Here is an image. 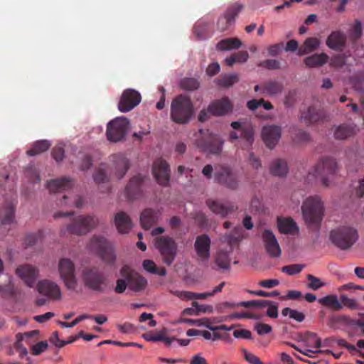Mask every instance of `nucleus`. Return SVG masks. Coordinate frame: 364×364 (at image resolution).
<instances>
[{"label": "nucleus", "mask_w": 364, "mask_h": 364, "mask_svg": "<svg viewBox=\"0 0 364 364\" xmlns=\"http://www.w3.org/2000/svg\"><path fill=\"white\" fill-rule=\"evenodd\" d=\"M194 113L189 97L181 95L174 98L171 106V119L178 124L188 123Z\"/></svg>", "instance_id": "obj_1"}, {"label": "nucleus", "mask_w": 364, "mask_h": 364, "mask_svg": "<svg viewBox=\"0 0 364 364\" xmlns=\"http://www.w3.org/2000/svg\"><path fill=\"white\" fill-rule=\"evenodd\" d=\"M357 230L348 225H343L333 229L330 232L331 242L338 248H350L358 240Z\"/></svg>", "instance_id": "obj_2"}, {"label": "nucleus", "mask_w": 364, "mask_h": 364, "mask_svg": "<svg viewBox=\"0 0 364 364\" xmlns=\"http://www.w3.org/2000/svg\"><path fill=\"white\" fill-rule=\"evenodd\" d=\"M301 212L307 223H318L324 213V205L321 197L312 196L306 198L301 205Z\"/></svg>", "instance_id": "obj_3"}, {"label": "nucleus", "mask_w": 364, "mask_h": 364, "mask_svg": "<svg viewBox=\"0 0 364 364\" xmlns=\"http://www.w3.org/2000/svg\"><path fill=\"white\" fill-rule=\"evenodd\" d=\"M98 219L93 215H79L73 218L71 224L68 225L62 232H66L77 235H85L91 231L98 224Z\"/></svg>", "instance_id": "obj_4"}, {"label": "nucleus", "mask_w": 364, "mask_h": 364, "mask_svg": "<svg viewBox=\"0 0 364 364\" xmlns=\"http://www.w3.org/2000/svg\"><path fill=\"white\" fill-rule=\"evenodd\" d=\"M58 272L60 279L68 289L74 290L77 287L75 267L71 259L62 258L58 262Z\"/></svg>", "instance_id": "obj_5"}, {"label": "nucleus", "mask_w": 364, "mask_h": 364, "mask_svg": "<svg viewBox=\"0 0 364 364\" xmlns=\"http://www.w3.org/2000/svg\"><path fill=\"white\" fill-rule=\"evenodd\" d=\"M129 130V119L125 117H119L107 124L106 135L109 141L118 142L125 137Z\"/></svg>", "instance_id": "obj_6"}, {"label": "nucleus", "mask_w": 364, "mask_h": 364, "mask_svg": "<svg viewBox=\"0 0 364 364\" xmlns=\"http://www.w3.org/2000/svg\"><path fill=\"white\" fill-rule=\"evenodd\" d=\"M154 244L162 257L163 262L168 266L171 265L178 252L175 241L169 237H160L156 239Z\"/></svg>", "instance_id": "obj_7"}, {"label": "nucleus", "mask_w": 364, "mask_h": 364, "mask_svg": "<svg viewBox=\"0 0 364 364\" xmlns=\"http://www.w3.org/2000/svg\"><path fill=\"white\" fill-rule=\"evenodd\" d=\"M88 247L98 254L107 263H112L115 259L116 256L112 247L102 236H93L88 244Z\"/></svg>", "instance_id": "obj_8"}, {"label": "nucleus", "mask_w": 364, "mask_h": 364, "mask_svg": "<svg viewBox=\"0 0 364 364\" xmlns=\"http://www.w3.org/2000/svg\"><path fill=\"white\" fill-rule=\"evenodd\" d=\"M301 341L304 343L305 349L299 350V352L306 356H311V354L321 353V340L316 333L306 332L301 336Z\"/></svg>", "instance_id": "obj_9"}, {"label": "nucleus", "mask_w": 364, "mask_h": 364, "mask_svg": "<svg viewBox=\"0 0 364 364\" xmlns=\"http://www.w3.org/2000/svg\"><path fill=\"white\" fill-rule=\"evenodd\" d=\"M16 274L29 287H33L39 275L38 269L30 264H23L18 266L15 270Z\"/></svg>", "instance_id": "obj_10"}, {"label": "nucleus", "mask_w": 364, "mask_h": 364, "mask_svg": "<svg viewBox=\"0 0 364 364\" xmlns=\"http://www.w3.org/2000/svg\"><path fill=\"white\" fill-rule=\"evenodd\" d=\"M140 94L132 89L124 90L118 104L119 110L122 112H127L138 105L141 102Z\"/></svg>", "instance_id": "obj_11"}, {"label": "nucleus", "mask_w": 364, "mask_h": 364, "mask_svg": "<svg viewBox=\"0 0 364 364\" xmlns=\"http://www.w3.org/2000/svg\"><path fill=\"white\" fill-rule=\"evenodd\" d=\"M82 279L85 285L96 291L102 289L105 283L104 277L97 271L91 269H86L82 273Z\"/></svg>", "instance_id": "obj_12"}, {"label": "nucleus", "mask_w": 364, "mask_h": 364, "mask_svg": "<svg viewBox=\"0 0 364 364\" xmlns=\"http://www.w3.org/2000/svg\"><path fill=\"white\" fill-rule=\"evenodd\" d=\"M38 292L50 299L58 300L61 298V291L59 286L54 282L44 279L39 281L36 284Z\"/></svg>", "instance_id": "obj_13"}, {"label": "nucleus", "mask_w": 364, "mask_h": 364, "mask_svg": "<svg viewBox=\"0 0 364 364\" xmlns=\"http://www.w3.org/2000/svg\"><path fill=\"white\" fill-rule=\"evenodd\" d=\"M231 127L235 129V131L230 134L231 139H236L240 137L242 146H248L252 144L254 137L253 131L251 127L240 129L241 124L238 122H232Z\"/></svg>", "instance_id": "obj_14"}, {"label": "nucleus", "mask_w": 364, "mask_h": 364, "mask_svg": "<svg viewBox=\"0 0 364 364\" xmlns=\"http://www.w3.org/2000/svg\"><path fill=\"white\" fill-rule=\"evenodd\" d=\"M262 137L266 146L274 148L281 137V128L277 125H267L262 128Z\"/></svg>", "instance_id": "obj_15"}, {"label": "nucleus", "mask_w": 364, "mask_h": 364, "mask_svg": "<svg viewBox=\"0 0 364 364\" xmlns=\"http://www.w3.org/2000/svg\"><path fill=\"white\" fill-rule=\"evenodd\" d=\"M194 248L198 259L206 261L210 257V239L207 235H203L196 237Z\"/></svg>", "instance_id": "obj_16"}, {"label": "nucleus", "mask_w": 364, "mask_h": 364, "mask_svg": "<svg viewBox=\"0 0 364 364\" xmlns=\"http://www.w3.org/2000/svg\"><path fill=\"white\" fill-rule=\"evenodd\" d=\"M262 241L267 253L274 257L281 255V249L274 234L269 230H265L262 234Z\"/></svg>", "instance_id": "obj_17"}, {"label": "nucleus", "mask_w": 364, "mask_h": 364, "mask_svg": "<svg viewBox=\"0 0 364 364\" xmlns=\"http://www.w3.org/2000/svg\"><path fill=\"white\" fill-rule=\"evenodd\" d=\"M153 175L156 181L161 185H166L169 181L168 167L165 161L161 159L156 160L153 164Z\"/></svg>", "instance_id": "obj_18"}, {"label": "nucleus", "mask_w": 364, "mask_h": 364, "mask_svg": "<svg viewBox=\"0 0 364 364\" xmlns=\"http://www.w3.org/2000/svg\"><path fill=\"white\" fill-rule=\"evenodd\" d=\"M214 177L215 180L231 188L235 187L237 181L236 175L228 167H221L220 169H215Z\"/></svg>", "instance_id": "obj_19"}, {"label": "nucleus", "mask_w": 364, "mask_h": 364, "mask_svg": "<svg viewBox=\"0 0 364 364\" xmlns=\"http://www.w3.org/2000/svg\"><path fill=\"white\" fill-rule=\"evenodd\" d=\"M232 105L227 97L215 100L208 106L210 114L221 116L228 114L232 110Z\"/></svg>", "instance_id": "obj_20"}, {"label": "nucleus", "mask_w": 364, "mask_h": 364, "mask_svg": "<svg viewBox=\"0 0 364 364\" xmlns=\"http://www.w3.org/2000/svg\"><path fill=\"white\" fill-rule=\"evenodd\" d=\"M337 168V164L332 158H326L319 161L314 168L315 176L324 173H334Z\"/></svg>", "instance_id": "obj_21"}, {"label": "nucleus", "mask_w": 364, "mask_h": 364, "mask_svg": "<svg viewBox=\"0 0 364 364\" xmlns=\"http://www.w3.org/2000/svg\"><path fill=\"white\" fill-rule=\"evenodd\" d=\"M147 286V280L136 272L128 273V287L134 291L144 290Z\"/></svg>", "instance_id": "obj_22"}, {"label": "nucleus", "mask_w": 364, "mask_h": 364, "mask_svg": "<svg viewBox=\"0 0 364 364\" xmlns=\"http://www.w3.org/2000/svg\"><path fill=\"white\" fill-rule=\"evenodd\" d=\"M114 224L120 233H127L132 228L130 218L123 212L116 214L114 217Z\"/></svg>", "instance_id": "obj_23"}, {"label": "nucleus", "mask_w": 364, "mask_h": 364, "mask_svg": "<svg viewBox=\"0 0 364 364\" xmlns=\"http://www.w3.org/2000/svg\"><path fill=\"white\" fill-rule=\"evenodd\" d=\"M208 205L213 213L221 216H226L234 210L233 205H226L215 200H208Z\"/></svg>", "instance_id": "obj_24"}, {"label": "nucleus", "mask_w": 364, "mask_h": 364, "mask_svg": "<svg viewBox=\"0 0 364 364\" xmlns=\"http://www.w3.org/2000/svg\"><path fill=\"white\" fill-rule=\"evenodd\" d=\"M113 161L115 175L117 178H121L129 168V160L124 155L118 154L113 156Z\"/></svg>", "instance_id": "obj_25"}, {"label": "nucleus", "mask_w": 364, "mask_h": 364, "mask_svg": "<svg viewBox=\"0 0 364 364\" xmlns=\"http://www.w3.org/2000/svg\"><path fill=\"white\" fill-rule=\"evenodd\" d=\"M328 60V56L323 53H316L304 58V62L309 68L323 66Z\"/></svg>", "instance_id": "obj_26"}, {"label": "nucleus", "mask_w": 364, "mask_h": 364, "mask_svg": "<svg viewBox=\"0 0 364 364\" xmlns=\"http://www.w3.org/2000/svg\"><path fill=\"white\" fill-rule=\"evenodd\" d=\"M321 41L317 38H309L298 50L299 55H304L316 50L320 46Z\"/></svg>", "instance_id": "obj_27"}, {"label": "nucleus", "mask_w": 364, "mask_h": 364, "mask_svg": "<svg viewBox=\"0 0 364 364\" xmlns=\"http://www.w3.org/2000/svg\"><path fill=\"white\" fill-rule=\"evenodd\" d=\"M277 225L279 231L283 233H296L299 230L296 223L289 218H279Z\"/></svg>", "instance_id": "obj_28"}, {"label": "nucleus", "mask_w": 364, "mask_h": 364, "mask_svg": "<svg viewBox=\"0 0 364 364\" xmlns=\"http://www.w3.org/2000/svg\"><path fill=\"white\" fill-rule=\"evenodd\" d=\"M318 303L333 310H340L343 308L341 302L336 294H328L318 300Z\"/></svg>", "instance_id": "obj_29"}, {"label": "nucleus", "mask_w": 364, "mask_h": 364, "mask_svg": "<svg viewBox=\"0 0 364 364\" xmlns=\"http://www.w3.org/2000/svg\"><path fill=\"white\" fill-rule=\"evenodd\" d=\"M71 187L72 182L68 178L55 179L48 183V188L50 192L69 190Z\"/></svg>", "instance_id": "obj_30"}, {"label": "nucleus", "mask_w": 364, "mask_h": 364, "mask_svg": "<svg viewBox=\"0 0 364 364\" xmlns=\"http://www.w3.org/2000/svg\"><path fill=\"white\" fill-rule=\"evenodd\" d=\"M345 38L340 32H333L328 38L326 44L333 50H338L344 45Z\"/></svg>", "instance_id": "obj_31"}, {"label": "nucleus", "mask_w": 364, "mask_h": 364, "mask_svg": "<svg viewBox=\"0 0 364 364\" xmlns=\"http://www.w3.org/2000/svg\"><path fill=\"white\" fill-rule=\"evenodd\" d=\"M241 46V41L237 38H225L217 44V48L220 50L225 51L239 48Z\"/></svg>", "instance_id": "obj_32"}, {"label": "nucleus", "mask_w": 364, "mask_h": 364, "mask_svg": "<svg viewBox=\"0 0 364 364\" xmlns=\"http://www.w3.org/2000/svg\"><path fill=\"white\" fill-rule=\"evenodd\" d=\"M158 220L157 213L152 210H145L141 215L140 220L144 229L150 228L151 225Z\"/></svg>", "instance_id": "obj_33"}, {"label": "nucleus", "mask_w": 364, "mask_h": 364, "mask_svg": "<svg viewBox=\"0 0 364 364\" xmlns=\"http://www.w3.org/2000/svg\"><path fill=\"white\" fill-rule=\"evenodd\" d=\"M242 9L243 6L241 4L237 3L234 4L228 10L225 16L220 19L219 23H232L234 21L235 16L242 11Z\"/></svg>", "instance_id": "obj_34"}, {"label": "nucleus", "mask_w": 364, "mask_h": 364, "mask_svg": "<svg viewBox=\"0 0 364 364\" xmlns=\"http://www.w3.org/2000/svg\"><path fill=\"white\" fill-rule=\"evenodd\" d=\"M270 171L274 175L284 176L288 172V167L284 161L275 159L271 164Z\"/></svg>", "instance_id": "obj_35"}, {"label": "nucleus", "mask_w": 364, "mask_h": 364, "mask_svg": "<svg viewBox=\"0 0 364 364\" xmlns=\"http://www.w3.org/2000/svg\"><path fill=\"white\" fill-rule=\"evenodd\" d=\"M51 144L47 140H40L34 143L33 147L27 151L28 156H35L47 151Z\"/></svg>", "instance_id": "obj_36"}, {"label": "nucleus", "mask_w": 364, "mask_h": 364, "mask_svg": "<svg viewBox=\"0 0 364 364\" xmlns=\"http://www.w3.org/2000/svg\"><path fill=\"white\" fill-rule=\"evenodd\" d=\"M142 267L145 271L151 274L159 276H164L166 274V270L164 267H156L154 262L151 259L144 260L142 262Z\"/></svg>", "instance_id": "obj_37"}, {"label": "nucleus", "mask_w": 364, "mask_h": 364, "mask_svg": "<svg viewBox=\"0 0 364 364\" xmlns=\"http://www.w3.org/2000/svg\"><path fill=\"white\" fill-rule=\"evenodd\" d=\"M283 90V86L281 83L277 82H269L265 85L262 89V93L269 96H276L279 94Z\"/></svg>", "instance_id": "obj_38"}, {"label": "nucleus", "mask_w": 364, "mask_h": 364, "mask_svg": "<svg viewBox=\"0 0 364 364\" xmlns=\"http://www.w3.org/2000/svg\"><path fill=\"white\" fill-rule=\"evenodd\" d=\"M176 295L182 299L192 300V299H203L208 296V293L194 294L190 291H177Z\"/></svg>", "instance_id": "obj_39"}, {"label": "nucleus", "mask_w": 364, "mask_h": 364, "mask_svg": "<svg viewBox=\"0 0 364 364\" xmlns=\"http://www.w3.org/2000/svg\"><path fill=\"white\" fill-rule=\"evenodd\" d=\"M239 80L238 75L236 73L225 75L218 80V84L223 87H230Z\"/></svg>", "instance_id": "obj_40"}, {"label": "nucleus", "mask_w": 364, "mask_h": 364, "mask_svg": "<svg viewBox=\"0 0 364 364\" xmlns=\"http://www.w3.org/2000/svg\"><path fill=\"white\" fill-rule=\"evenodd\" d=\"M282 314L284 316H289V318L294 319L298 322H301L304 319V315L301 312L288 307L284 308L282 310Z\"/></svg>", "instance_id": "obj_41"}, {"label": "nucleus", "mask_w": 364, "mask_h": 364, "mask_svg": "<svg viewBox=\"0 0 364 364\" xmlns=\"http://www.w3.org/2000/svg\"><path fill=\"white\" fill-rule=\"evenodd\" d=\"M215 262L218 267L222 269H228L230 265V259L228 253L225 252H219L217 254Z\"/></svg>", "instance_id": "obj_42"}, {"label": "nucleus", "mask_w": 364, "mask_h": 364, "mask_svg": "<svg viewBox=\"0 0 364 364\" xmlns=\"http://www.w3.org/2000/svg\"><path fill=\"white\" fill-rule=\"evenodd\" d=\"M63 198L65 200L68 199V201L65 202V204H68V205L80 207L82 203L81 198L74 195L73 192H69L68 194L63 196Z\"/></svg>", "instance_id": "obj_43"}, {"label": "nucleus", "mask_w": 364, "mask_h": 364, "mask_svg": "<svg viewBox=\"0 0 364 364\" xmlns=\"http://www.w3.org/2000/svg\"><path fill=\"white\" fill-rule=\"evenodd\" d=\"M14 206L11 205L5 210L4 217L1 220V225L5 227L6 225H10L14 223Z\"/></svg>", "instance_id": "obj_44"}, {"label": "nucleus", "mask_w": 364, "mask_h": 364, "mask_svg": "<svg viewBox=\"0 0 364 364\" xmlns=\"http://www.w3.org/2000/svg\"><path fill=\"white\" fill-rule=\"evenodd\" d=\"M307 279L309 282L308 287L314 291H316L325 285V283L323 282L319 278L316 277L311 274H309L307 276Z\"/></svg>", "instance_id": "obj_45"}, {"label": "nucleus", "mask_w": 364, "mask_h": 364, "mask_svg": "<svg viewBox=\"0 0 364 364\" xmlns=\"http://www.w3.org/2000/svg\"><path fill=\"white\" fill-rule=\"evenodd\" d=\"M205 318H199V319H191V318H180L176 321V323H185L188 325L202 327L205 325Z\"/></svg>", "instance_id": "obj_46"}, {"label": "nucleus", "mask_w": 364, "mask_h": 364, "mask_svg": "<svg viewBox=\"0 0 364 364\" xmlns=\"http://www.w3.org/2000/svg\"><path fill=\"white\" fill-rule=\"evenodd\" d=\"M303 264H295L283 267L282 270L283 272L287 273L289 275H294L299 273L303 269Z\"/></svg>", "instance_id": "obj_47"}, {"label": "nucleus", "mask_w": 364, "mask_h": 364, "mask_svg": "<svg viewBox=\"0 0 364 364\" xmlns=\"http://www.w3.org/2000/svg\"><path fill=\"white\" fill-rule=\"evenodd\" d=\"M91 318V315L90 314H81L79 316H77V318H75L72 322L70 323H66V322H64V321H59L58 323L63 328H72L74 326H75L77 323H78L79 322H80L81 321L84 320V319H87V318Z\"/></svg>", "instance_id": "obj_48"}, {"label": "nucleus", "mask_w": 364, "mask_h": 364, "mask_svg": "<svg viewBox=\"0 0 364 364\" xmlns=\"http://www.w3.org/2000/svg\"><path fill=\"white\" fill-rule=\"evenodd\" d=\"M48 344L47 341H41L31 346V353L38 355L47 350Z\"/></svg>", "instance_id": "obj_49"}, {"label": "nucleus", "mask_w": 364, "mask_h": 364, "mask_svg": "<svg viewBox=\"0 0 364 364\" xmlns=\"http://www.w3.org/2000/svg\"><path fill=\"white\" fill-rule=\"evenodd\" d=\"M267 305L268 309L267 311V314L271 318H276L277 317L278 312H277V306L273 303L268 301H260V306Z\"/></svg>", "instance_id": "obj_50"}, {"label": "nucleus", "mask_w": 364, "mask_h": 364, "mask_svg": "<svg viewBox=\"0 0 364 364\" xmlns=\"http://www.w3.org/2000/svg\"><path fill=\"white\" fill-rule=\"evenodd\" d=\"M38 334V331L34 330L24 333L16 334V341L19 342L25 341L30 344L31 343V338L33 336Z\"/></svg>", "instance_id": "obj_51"}, {"label": "nucleus", "mask_w": 364, "mask_h": 364, "mask_svg": "<svg viewBox=\"0 0 364 364\" xmlns=\"http://www.w3.org/2000/svg\"><path fill=\"white\" fill-rule=\"evenodd\" d=\"M341 301L342 302L341 304L343 305V307L346 306L351 309H355L358 307V304L356 301L354 299L348 297L345 294H342L341 296Z\"/></svg>", "instance_id": "obj_52"}, {"label": "nucleus", "mask_w": 364, "mask_h": 364, "mask_svg": "<svg viewBox=\"0 0 364 364\" xmlns=\"http://www.w3.org/2000/svg\"><path fill=\"white\" fill-rule=\"evenodd\" d=\"M255 329L259 335L267 334L271 332L272 327L266 323H257L255 325Z\"/></svg>", "instance_id": "obj_53"}, {"label": "nucleus", "mask_w": 364, "mask_h": 364, "mask_svg": "<svg viewBox=\"0 0 364 364\" xmlns=\"http://www.w3.org/2000/svg\"><path fill=\"white\" fill-rule=\"evenodd\" d=\"M193 306L196 308L197 310V315L201 314V313H208L210 314L213 311V309L211 306L209 305H205V304H199L198 302L194 301L193 302Z\"/></svg>", "instance_id": "obj_54"}, {"label": "nucleus", "mask_w": 364, "mask_h": 364, "mask_svg": "<svg viewBox=\"0 0 364 364\" xmlns=\"http://www.w3.org/2000/svg\"><path fill=\"white\" fill-rule=\"evenodd\" d=\"M334 136L336 139H344L350 136V132L346 127H339L336 129Z\"/></svg>", "instance_id": "obj_55"}, {"label": "nucleus", "mask_w": 364, "mask_h": 364, "mask_svg": "<svg viewBox=\"0 0 364 364\" xmlns=\"http://www.w3.org/2000/svg\"><path fill=\"white\" fill-rule=\"evenodd\" d=\"M182 86L185 88V89H188V90H195V89H197L199 86V84L198 82H197V80H194V79H186L183 82V84H182Z\"/></svg>", "instance_id": "obj_56"}, {"label": "nucleus", "mask_w": 364, "mask_h": 364, "mask_svg": "<svg viewBox=\"0 0 364 364\" xmlns=\"http://www.w3.org/2000/svg\"><path fill=\"white\" fill-rule=\"evenodd\" d=\"M127 287H128V280L126 281L123 279H119L117 281V285L115 287L114 291L117 293H122L125 291Z\"/></svg>", "instance_id": "obj_57"}, {"label": "nucleus", "mask_w": 364, "mask_h": 364, "mask_svg": "<svg viewBox=\"0 0 364 364\" xmlns=\"http://www.w3.org/2000/svg\"><path fill=\"white\" fill-rule=\"evenodd\" d=\"M50 341L53 345H55V346H57L58 348H61V347L64 346V345L66 343L65 341H62L59 338L58 333L56 331L53 333V334L50 338Z\"/></svg>", "instance_id": "obj_58"}, {"label": "nucleus", "mask_w": 364, "mask_h": 364, "mask_svg": "<svg viewBox=\"0 0 364 364\" xmlns=\"http://www.w3.org/2000/svg\"><path fill=\"white\" fill-rule=\"evenodd\" d=\"M233 336L235 338H250L251 336V333L250 331L246 329H237L234 331Z\"/></svg>", "instance_id": "obj_59"}, {"label": "nucleus", "mask_w": 364, "mask_h": 364, "mask_svg": "<svg viewBox=\"0 0 364 364\" xmlns=\"http://www.w3.org/2000/svg\"><path fill=\"white\" fill-rule=\"evenodd\" d=\"M200 334L205 340L216 341L220 338V335L218 333H211L208 331H200Z\"/></svg>", "instance_id": "obj_60"}, {"label": "nucleus", "mask_w": 364, "mask_h": 364, "mask_svg": "<svg viewBox=\"0 0 364 364\" xmlns=\"http://www.w3.org/2000/svg\"><path fill=\"white\" fill-rule=\"evenodd\" d=\"M350 33H351V36L353 38H357L360 36L361 33H362V27H361V23L359 21H355L354 26H353V28L351 29Z\"/></svg>", "instance_id": "obj_61"}, {"label": "nucleus", "mask_w": 364, "mask_h": 364, "mask_svg": "<svg viewBox=\"0 0 364 364\" xmlns=\"http://www.w3.org/2000/svg\"><path fill=\"white\" fill-rule=\"evenodd\" d=\"M220 68V65L218 63H213L208 65L206 69V73L208 75L213 76L219 72Z\"/></svg>", "instance_id": "obj_62"}, {"label": "nucleus", "mask_w": 364, "mask_h": 364, "mask_svg": "<svg viewBox=\"0 0 364 364\" xmlns=\"http://www.w3.org/2000/svg\"><path fill=\"white\" fill-rule=\"evenodd\" d=\"M245 358L247 362L252 364H262L259 358L251 353L245 352Z\"/></svg>", "instance_id": "obj_63"}, {"label": "nucleus", "mask_w": 364, "mask_h": 364, "mask_svg": "<svg viewBox=\"0 0 364 364\" xmlns=\"http://www.w3.org/2000/svg\"><path fill=\"white\" fill-rule=\"evenodd\" d=\"M190 364H207L206 360L201 354L198 353L193 356Z\"/></svg>", "instance_id": "obj_64"}]
</instances>
